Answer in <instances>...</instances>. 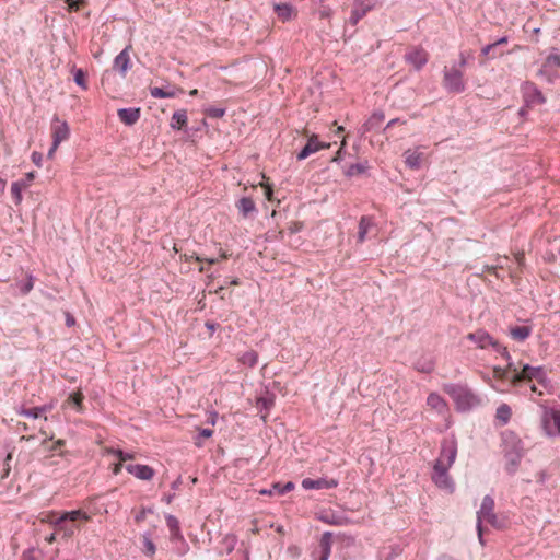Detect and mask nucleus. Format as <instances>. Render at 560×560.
I'll use <instances>...</instances> for the list:
<instances>
[{"instance_id":"obj_1","label":"nucleus","mask_w":560,"mask_h":560,"mask_svg":"<svg viewBox=\"0 0 560 560\" xmlns=\"http://www.w3.org/2000/svg\"><path fill=\"white\" fill-rule=\"evenodd\" d=\"M91 516L83 510L65 511L60 515L51 513L47 516V522L51 524L56 532L62 533L63 537H71L80 528V523L89 522Z\"/></svg>"},{"instance_id":"obj_2","label":"nucleus","mask_w":560,"mask_h":560,"mask_svg":"<svg viewBox=\"0 0 560 560\" xmlns=\"http://www.w3.org/2000/svg\"><path fill=\"white\" fill-rule=\"evenodd\" d=\"M443 390L453 399L456 410L467 412L481 405V398L470 387L462 384H445Z\"/></svg>"},{"instance_id":"obj_3","label":"nucleus","mask_w":560,"mask_h":560,"mask_svg":"<svg viewBox=\"0 0 560 560\" xmlns=\"http://www.w3.org/2000/svg\"><path fill=\"white\" fill-rule=\"evenodd\" d=\"M487 522L493 528L502 529L505 527V522L494 513V500L490 494L483 497L479 511L477 512V534L479 542L483 546V526L482 523Z\"/></svg>"},{"instance_id":"obj_4","label":"nucleus","mask_w":560,"mask_h":560,"mask_svg":"<svg viewBox=\"0 0 560 560\" xmlns=\"http://www.w3.org/2000/svg\"><path fill=\"white\" fill-rule=\"evenodd\" d=\"M466 338L474 342L479 349H488L491 347L497 353H499L504 359H511V355L506 347L502 346L485 329H478L476 331L469 332L466 336Z\"/></svg>"},{"instance_id":"obj_5","label":"nucleus","mask_w":560,"mask_h":560,"mask_svg":"<svg viewBox=\"0 0 560 560\" xmlns=\"http://www.w3.org/2000/svg\"><path fill=\"white\" fill-rule=\"evenodd\" d=\"M536 380L540 385L547 386L549 378L542 366H532L524 364L520 373H514L511 378L512 385H518L524 381Z\"/></svg>"},{"instance_id":"obj_6","label":"nucleus","mask_w":560,"mask_h":560,"mask_svg":"<svg viewBox=\"0 0 560 560\" xmlns=\"http://www.w3.org/2000/svg\"><path fill=\"white\" fill-rule=\"evenodd\" d=\"M540 421L548 436L560 435V410L542 406Z\"/></svg>"},{"instance_id":"obj_7","label":"nucleus","mask_w":560,"mask_h":560,"mask_svg":"<svg viewBox=\"0 0 560 560\" xmlns=\"http://www.w3.org/2000/svg\"><path fill=\"white\" fill-rule=\"evenodd\" d=\"M443 85L450 93H463L466 88L463 80V72L456 67H445L443 70Z\"/></svg>"},{"instance_id":"obj_8","label":"nucleus","mask_w":560,"mask_h":560,"mask_svg":"<svg viewBox=\"0 0 560 560\" xmlns=\"http://www.w3.org/2000/svg\"><path fill=\"white\" fill-rule=\"evenodd\" d=\"M457 456V441L454 436L445 438L441 442V450L435 463L452 467Z\"/></svg>"},{"instance_id":"obj_9","label":"nucleus","mask_w":560,"mask_h":560,"mask_svg":"<svg viewBox=\"0 0 560 560\" xmlns=\"http://www.w3.org/2000/svg\"><path fill=\"white\" fill-rule=\"evenodd\" d=\"M448 466H442V463H434L433 471H432V481L440 489L446 490L448 492H453L455 489V483L451 476L448 475Z\"/></svg>"},{"instance_id":"obj_10","label":"nucleus","mask_w":560,"mask_h":560,"mask_svg":"<svg viewBox=\"0 0 560 560\" xmlns=\"http://www.w3.org/2000/svg\"><path fill=\"white\" fill-rule=\"evenodd\" d=\"M51 136L55 147H59L70 136V128L66 120H60L58 116H54L51 121Z\"/></svg>"},{"instance_id":"obj_11","label":"nucleus","mask_w":560,"mask_h":560,"mask_svg":"<svg viewBox=\"0 0 560 560\" xmlns=\"http://www.w3.org/2000/svg\"><path fill=\"white\" fill-rule=\"evenodd\" d=\"M522 93H523L524 102L527 105L544 104L546 101L541 91L533 82L527 81V82L523 83Z\"/></svg>"},{"instance_id":"obj_12","label":"nucleus","mask_w":560,"mask_h":560,"mask_svg":"<svg viewBox=\"0 0 560 560\" xmlns=\"http://www.w3.org/2000/svg\"><path fill=\"white\" fill-rule=\"evenodd\" d=\"M331 544L332 533L324 532L319 540L318 550H315L312 553L313 560H328L331 553Z\"/></svg>"},{"instance_id":"obj_13","label":"nucleus","mask_w":560,"mask_h":560,"mask_svg":"<svg viewBox=\"0 0 560 560\" xmlns=\"http://www.w3.org/2000/svg\"><path fill=\"white\" fill-rule=\"evenodd\" d=\"M303 489L305 490H320V489H334L338 487L339 481L335 478H318V479H311V478H304L301 482Z\"/></svg>"},{"instance_id":"obj_14","label":"nucleus","mask_w":560,"mask_h":560,"mask_svg":"<svg viewBox=\"0 0 560 560\" xmlns=\"http://www.w3.org/2000/svg\"><path fill=\"white\" fill-rule=\"evenodd\" d=\"M329 147V143L318 141L317 136L313 135L312 137L308 138L303 149L298 153L296 158L300 161L305 160L307 156L319 151L320 149H327Z\"/></svg>"},{"instance_id":"obj_15","label":"nucleus","mask_w":560,"mask_h":560,"mask_svg":"<svg viewBox=\"0 0 560 560\" xmlns=\"http://www.w3.org/2000/svg\"><path fill=\"white\" fill-rule=\"evenodd\" d=\"M35 178L34 172H28L25 175V178L13 182L11 185V194L14 199L15 205L21 203L22 201V190L31 185V183Z\"/></svg>"},{"instance_id":"obj_16","label":"nucleus","mask_w":560,"mask_h":560,"mask_svg":"<svg viewBox=\"0 0 560 560\" xmlns=\"http://www.w3.org/2000/svg\"><path fill=\"white\" fill-rule=\"evenodd\" d=\"M406 61L417 71L421 70L428 62V54L422 48H415L405 55Z\"/></svg>"},{"instance_id":"obj_17","label":"nucleus","mask_w":560,"mask_h":560,"mask_svg":"<svg viewBox=\"0 0 560 560\" xmlns=\"http://www.w3.org/2000/svg\"><path fill=\"white\" fill-rule=\"evenodd\" d=\"M126 470L140 480H151L154 477V469L149 465L128 464Z\"/></svg>"},{"instance_id":"obj_18","label":"nucleus","mask_w":560,"mask_h":560,"mask_svg":"<svg viewBox=\"0 0 560 560\" xmlns=\"http://www.w3.org/2000/svg\"><path fill=\"white\" fill-rule=\"evenodd\" d=\"M54 402L45 404L42 406L33 407V408H25L21 406L16 409V413L26 418L32 419H39L42 418L46 412L52 410Z\"/></svg>"},{"instance_id":"obj_19","label":"nucleus","mask_w":560,"mask_h":560,"mask_svg":"<svg viewBox=\"0 0 560 560\" xmlns=\"http://www.w3.org/2000/svg\"><path fill=\"white\" fill-rule=\"evenodd\" d=\"M84 395L81 390L73 392L69 394L67 399L62 404V409H73L78 413H83L85 410V407L83 405Z\"/></svg>"},{"instance_id":"obj_20","label":"nucleus","mask_w":560,"mask_h":560,"mask_svg":"<svg viewBox=\"0 0 560 560\" xmlns=\"http://www.w3.org/2000/svg\"><path fill=\"white\" fill-rule=\"evenodd\" d=\"M117 116L126 126H132L140 119L141 110L139 107L119 108Z\"/></svg>"},{"instance_id":"obj_21","label":"nucleus","mask_w":560,"mask_h":560,"mask_svg":"<svg viewBox=\"0 0 560 560\" xmlns=\"http://www.w3.org/2000/svg\"><path fill=\"white\" fill-rule=\"evenodd\" d=\"M113 68L122 77L126 75L130 68L129 46L122 49L114 59Z\"/></svg>"},{"instance_id":"obj_22","label":"nucleus","mask_w":560,"mask_h":560,"mask_svg":"<svg viewBox=\"0 0 560 560\" xmlns=\"http://www.w3.org/2000/svg\"><path fill=\"white\" fill-rule=\"evenodd\" d=\"M235 207L243 218H253L257 213V208L250 197H242L236 201Z\"/></svg>"},{"instance_id":"obj_23","label":"nucleus","mask_w":560,"mask_h":560,"mask_svg":"<svg viewBox=\"0 0 560 560\" xmlns=\"http://www.w3.org/2000/svg\"><path fill=\"white\" fill-rule=\"evenodd\" d=\"M560 67V55L558 52H551L542 63L541 68L538 71V75L546 77L549 83L552 82V77L549 73V68Z\"/></svg>"},{"instance_id":"obj_24","label":"nucleus","mask_w":560,"mask_h":560,"mask_svg":"<svg viewBox=\"0 0 560 560\" xmlns=\"http://www.w3.org/2000/svg\"><path fill=\"white\" fill-rule=\"evenodd\" d=\"M273 9L282 22H288L296 16V10L291 3H278Z\"/></svg>"},{"instance_id":"obj_25","label":"nucleus","mask_w":560,"mask_h":560,"mask_svg":"<svg viewBox=\"0 0 560 560\" xmlns=\"http://www.w3.org/2000/svg\"><path fill=\"white\" fill-rule=\"evenodd\" d=\"M385 119V115L382 110L374 112L369 119L363 124L362 131L369 132L381 127Z\"/></svg>"},{"instance_id":"obj_26","label":"nucleus","mask_w":560,"mask_h":560,"mask_svg":"<svg viewBox=\"0 0 560 560\" xmlns=\"http://www.w3.org/2000/svg\"><path fill=\"white\" fill-rule=\"evenodd\" d=\"M375 225L372 217L362 215L358 226V243H363L366 240V234L371 228Z\"/></svg>"},{"instance_id":"obj_27","label":"nucleus","mask_w":560,"mask_h":560,"mask_svg":"<svg viewBox=\"0 0 560 560\" xmlns=\"http://www.w3.org/2000/svg\"><path fill=\"white\" fill-rule=\"evenodd\" d=\"M294 487L295 486L292 481H288L284 485H281L280 482H276L272 485V487L270 489L261 490L260 493L266 494V495H273V494L283 495V494L292 491L294 489Z\"/></svg>"},{"instance_id":"obj_28","label":"nucleus","mask_w":560,"mask_h":560,"mask_svg":"<svg viewBox=\"0 0 560 560\" xmlns=\"http://www.w3.org/2000/svg\"><path fill=\"white\" fill-rule=\"evenodd\" d=\"M369 168L370 166L368 161L359 162L351 164L347 170H345L343 174L345 176L351 178L354 176L364 175Z\"/></svg>"},{"instance_id":"obj_29","label":"nucleus","mask_w":560,"mask_h":560,"mask_svg":"<svg viewBox=\"0 0 560 560\" xmlns=\"http://www.w3.org/2000/svg\"><path fill=\"white\" fill-rule=\"evenodd\" d=\"M434 361L431 357L422 355L415 363L413 366L418 372L429 374L434 370Z\"/></svg>"},{"instance_id":"obj_30","label":"nucleus","mask_w":560,"mask_h":560,"mask_svg":"<svg viewBox=\"0 0 560 560\" xmlns=\"http://www.w3.org/2000/svg\"><path fill=\"white\" fill-rule=\"evenodd\" d=\"M405 163L411 170H419L422 163V153L410 150L406 151Z\"/></svg>"},{"instance_id":"obj_31","label":"nucleus","mask_w":560,"mask_h":560,"mask_svg":"<svg viewBox=\"0 0 560 560\" xmlns=\"http://www.w3.org/2000/svg\"><path fill=\"white\" fill-rule=\"evenodd\" d=\"M532 334L529 326H514L510 328V336L517 341L526 340Z\"/></svg>"},{"instance_id":"obj_32","label":"nucleus","mask_w":560,"mask_h":560,"mask_svg":"<svg viewBox=\"0 0 560 560\" xmlns=\"http://www.w3.org/2000/svg\"><path fill=\"white\" fill-rule=\"evenodd\" d=\"M427 404L432 409L438 410L439 412H443L446 409V401L443 397L436 393H431L427 398Z\"/></svg>"},{"instance_id":"obj_33","label":"nucleus","mask_w":560,"mask_h":560,"mask_svg":"<svg viewBox=\"0 0 560 560\" xmlns=\"http://www.w3.org/2000/svg\"><path fill=\"white\" fill-rule=\"evenodd\" d=\"M187 125V113L184 109H179L173 113L171 119V127L173 129H182Z\"/></svg>"},{"instance_id":"obj_34","label":"nucleus","mask_w":560,"mask_h":560,"mask_svg":"<svg viewBox=\"0 0 560 560\" xmlns=\"http://www.w3.org/2000/svg\"><path fill=\"white\" fill-rule=\"evenodd\" d=\"M512 416L511 407L508 404H501L495 411V418L502 423L506 424Z\"/></svg>"},{"instance_id":"obj_35","label":"nucleus","mask_w":560,"mask_h":560,"mask_svg":"<svg viewBox=\"0 0 560 560\" xmlns=\"http://www.w3.org/2000/svg\"><path fill=\"white\" fill-rule=\"evenodd\" d=\"M238 361L243 365L254 368L258 363V353L254 350L246 351L238 358Z\"/></svg>"},{"instance_id":"obj_36","label":"nucleus","mask_w":560,"mask_h":560,"mask_svg":"<svg viewBox=\"0 0 560 560\" xmlns=\"http://www.w3.org/2000/svg\"><path fill=\"white\" fill-rule=\"evenodd\" d=\"M369 10H370L369 7L364 8V7L355 5L351 11L349 22L352 25H357L360 22V20H362L363 16L368 13Z\"/></svg>"},{"instance_id":"obj_37","label":"nucleus","mask_w":560,"mask_h":560,"mask_svg":"<svg viewBox=\"0 0 560 560\" xmlns=\"http://www.w3.org/2000/svg\"><path fill=\"white\" fill-rule=\"evenodd\" d=\"M72 73L75 84L82 88L83 90H88L85 71L81 68H73Z\"/></svg>"},{"instance_id":"obj_38","label":"nucleus","mask_w":560,"mask_h":560,"mask_svg":"<svg viewBox=\"0 0 560 560\" xmlns=\"http://www.w3.org/2000/svg\"><path fill=\"white\" fill-rule=\"evenodd\" d=\"M150 95L154 98H172L175 97L174 91H166L163 88L154 86L150 89Z\"/></svg>"},{"instance_id":"obj_39","label":"nucleus","mask_w":560,"mask_h":560,"mask_svg":"<svg viewBox=\"0 0 560 560\" xmlns=\"http://www.w3.org/2000/svg\"><path fill=\"white\" fill-rule=\"evenodd\" d=\"M273 404H275V399L272 396L259 397L257 399V408L260 411H266L267 413L272 408Z\"/></svg>"},{"instance_id":"obj_40","label":"nucleus","mask_w":560,"mask_h":560,"mask_svg":"<svg viewBox=\"0 0 560 560\" xmlns=\"http://www.w3.org/2000/svg\"><path fill=\"white\" fill-rule=\"evenodd\" d=\"M142 538H143V547H144L143 552L147 556L152 557L156 551L155 544L152 541L149 533L143 534Z\"/></svg>"},{"instance_id":"obj_41","label":"nucleus","mask_w":560,"mask_h":560,"mask_svg":"<svg viewBox=\"0 0 560 560\" xmlns=\"http://www.w3.org/2000/svg\"><path fill=\"white\" fill-rule=\"evenodd\" d=\"M237 544V537L233 534H228L222 539V545L224 546V549L226 553H231Z\"/></svg>"},{"instance_id":"obj_42","label":"nucleus","mask_w":560,"mask_h":560,"mask_svg":"<svg viewBox=\"0 0 560 560\" xmlns=\"http://www.w3.org/2000/svg\"><path fill=\"white\" fill-rule=\"evenodd\" d=\"M224 107L208 106L203 109V113L211 118H221L225 114Z\"/></svg>"},{"instance_id":"obj_43","label":"nucleus","mask_w":560,"mask_h":560,"mask_svg":"<svg viewBox=\"0 0 560 560\" xmlns=\"http://www.w3.org/2000/svg\"><path fill=\"white\" fill-rule=\"evenodd\" d=\"M165 521L170 532H177L180 529L179 521L176 516L167 514L165 516Z\"/></svg>"},{"instance_id":"obj_44","label":"nucleus","mask_w":560,"mask_h":560,"mask_svg":"<svg viewBox=\"0 0 560 560\" xmlns=\"http://www.w3.org/2000/svg\"><path fill=\"white\" fill-rule=\"evenodd\" d=\"M493 377L500 381L509 380L511 382L512 375L510 376L509 371L506 369L494 366Z\"/></svg>"},{"instance_id":"obj_45","label":"nucleus","mask_w":560,"mask_h":560,"mask_svg":"<svg viewBox=\"0 0 560 560\" xmlns=\"http://www.w3.org/2000/svg\"><path fill=\"white\" fill-rule=\"evenodd\" d=\"M491 51L493 52V55L491 56L492 58H494L497 56H502L503 55V51H498L497 50V44H493V43L488 44L485 47H482L481 55L482 56H489Z\"/></svg>"},{"instance_id":"obj_46","label":"nucleus","mask_w":560,"mask_h":560,"mask_svg":"<svg viewBox=\"0 0 560 560\" xmlns=\"http://www.w3.org/2000/svg\"><path fill=\"white\" fill-rule=\"evenodd\" d=\"M170 540L172 542L179 541L185 547V549H188V545H187L180 529L177 532H170Z\"/></svg>"},{"instance_id":"obj_47","label":"nucleus","mask_w":560,"mask_h":560,"mask_svg":"<svg viewBox=\"0 0 560 560\" xmlns=\"http://www.w3.org/2000/svg\"><path fill=\"white\" fill-rule=\"evenodd\" d=\"M212 435H213V430H211V429H201L199 431L198 436L196 438V441H195L196 446L201 447L202 446L201 439H208V438H211Z\"/></svg>"},{"instance_id":"obj_48","label":"nucleus","mask_w":560,"mask_h":560,"mask_svg":"<svg viewBox=\"0 0 560 560\" xmlns=\"http://www.w3.org/2000/svg\"><path fill=\"white\" fill-rule=\"evenodd\" d=\"M34 287L33 276H28L25 282H22L19 288L22 294H27Z\"/></svg>"},{"instance_id":"obj_49","label":"nucleus","mask_w":560,"mask_h":560,"mask_svg":"<svg viewBox=\"0 0 560 560\" xmlns=\"http://www.w3.org/2000/svg\"><path fill=\"white\" fill-rule=\"evenodd\" d=\"M521 462V455L518 453L514 454L511 459L509 460V464H508V467H506V470L510 472V474H513L515 470H516V467L518 466Z\"/></svg>"},{"instance_id":"obj_50","label":"nucleus","mask_w":560,"mask_h":560,"mask_svg":"<svg viewBox=\"0 0 560 560\" xmlns=\"http://www.w3.org/2000/svg\"><path fill=\"white\" fill-rule=\"evenodd\" d=\"M12 460V453L9 452L3 459L2 478L8 477L10 472V462Z\"/></svg>"},{"instance_id":"obj_51","label":"nucleus","mask_w":560,"mask_h":560,"mask_svg":"<svg viewBox=\"0 0 560 560\" xmlns=\"http://www.w3.org/2000/svg\"><path fill=\"white\" fill-rule=\"evenodd\" d=\"M114 454L120 462H126L133 458V454L124 452L122 450L114 451Z\"/></svg>"},{"instance_id":"obj_52","label":"nucleus","mask_w":560,"mask_h":560,"mask_svg":"<svg viewBox=\"0 0 560 560\" xmlns=\"http://www.w3.org/2000/svg\"><path fill=\"white\" fill-rule=\"evenodd\" d=\"M31 159H32V162H33L37 167H40V166H42L43 154H42L40 152H37V151L32 152Z\"/></svg>"},{"instance_id":"obj_53","label":"nucleus","mask_w":560,"mask_h":560,"mask_svg":"<svg viewBox=\"0 0 560 560\" xmlns=\"http://www.w3.org/2000/svg\"><path fill=\"white\" fill-rule=\"evenodd\" d=\"M345 145H346V141L343 140L342 141V145L339 149V151L337 152L336 156L332 159V162L339 163L342 160V149H343Z\"/></svg>"},{"instance_id":"obj_54","label":"nucleus","mask_w":560,"mask_h":560,"mask_svg":"<svg viewBox=\"0 0 560 560\" xmlns=\"http://www.w3.org/2000/svg\"><path fill=\"white\" fill-rule=\"evenodd\" d=\"M547 478H548V476H547L546 471H544V470H541V471H539V472L537 474V481H538L539 483H541V485H542V483H545V481L547 480Z\"/></svg>"},{"instance_id":"obj_55","label":"nucleus","mask_w":560,"mask_h":560,"mask_svg":"<svg viewBox=\"0 0 560 560\" xmlns=\"http://www.w3.org/2000/svg\"><path fill=\"white\" fill-rule=\"evenodd\" d=\"M197 261H207L209 265H213L218 262L217 258H202L200 256H196Z\"/></svg>"},{"instance_id":"obj_56","label":"nucleus","mask_w":560,"mask_h":560,"mask_svg":"<svg viewBox=\"0 0 560 560\" xmlns=\"http://www.w3.org/2000/svg\"><path fill=\"white\" fill-rule=\"evenodd\" d=\"M74 323H75L74 317H73L70 313H67V314H66V325H67L68 327H71V326H73V325H74Z\"/></svg>"},{"instance_id":"obj_57","label":"nucleus","mask_w":560,"mask_h":560,"mask_svg":"<svg viewBox=\"0 0 560 560\" xmlns=\"http://www.w3.org/2000/svg\"><path fill=\"white\" fill-rule=\"evenodd\" d=\"M467 65V57H466V54L464 51H462L459 54V62H458V66L459 67H465Z\"/></svg>"},{"instance_id":"obj_58","label":"nucleus","mask_w":560,"mask_h":560,"mask_svg":"<svg viewBox=\"0 0 560 560\" xmlns=\"http://www.w3.org/2000/svg\"><path fill=\"white\" fill-rule=\"evenodd\" d=\"M145 510H142L139 514L136 515L135 520L136 522H142L145 518Z\"/></svg>"},{"instance_id":"obj_59","label":"nucleus","mask_w":560,"mask_h":560,"mask_svg":"<svg viewBox=\"0 0 560 560\" xmlns=\"http://www.w3.org/2000/svg\"><path fill=\"white\" fill-rule=\"evenodd\" d=\"M400 122V119L399 118H394L392 120H389L386 125V127L384 128V130H387L388 128L393 127V126H396V124Z\"/></svg>"},{"instance_id":"obj_60","label":"nucleus","mask_w":560,"mask_h":560,"mask_svg":"<svg viewBox=\"0 0 560 560\" xmlns=\"http://www.w3.org/2000/svg\"><path fill=\"white\" fill-rule=\"evenodd\" d=\"M322 520H323L325 523H327V524H332V525H337V524H339V523L337 522V520H336L334 516H332V517H322Z\"/></svg>"},{"instance_id":"obj_61","label":"nucleus","mask_w":560,"mask_h":560,"mask_svg":"<svg viewBox=\"0 0 560 560\" xmlns=\"http://www.w3.org/2000/svg\"><path fill=\"white\" fill-rule=\"evenodd\" d=\"M57 149H58V147H55V142L52 141L51 147H50V149H49V151L47 153V156L49 159H51L54 156V154H55Z\"/></svg>"},{"instance_id":"obj_62","label":"nucleus","mask_w":560,"mask_h":560,"mask_svg":"<svg viewBox=\"0 0 560 560\" xmlns=\"http://www.w3.org/2000/svg\"><path fill=\"white\" fill-rule=\"evenodd\" d=\"M174 498H175V494L174 493H170V494H165L163 497V500L165 501V503L171 504Z\"/></svg>"},{"instance_id":"obj_63","label":"nucleus","mask_w":560,"mask_h":560,"mask_svg":"<svg viewBox=\"0 0 560 560\" xmlns=\"http://www.w3.org/2000/svg\"><path fill=\"white\" fill-rule=\"evenodd\" d=\"M217 326H218V325H217L215 323H212V322H207V323H206V327H207L211 332H213V331L215 330Z\"/></svg>"},{"instance_id":"obj_64","label":"nucleus","mask_w":560,"mask_h":560,"mask_svg":"<svg viewBox=\"0 0 560 560\" xmlns=\"http://www.w3.org/2000/svg\"><path fill=\"white\" fill-rule=\"evenodd\" d=\"M509 40L508 36H503L501 38H499L498 40H495L493 44H497V47L502 45V44H506Z\"/></svg>"}]
</instances>
